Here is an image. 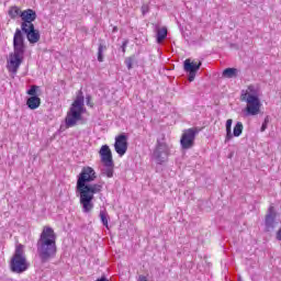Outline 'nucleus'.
Listing matches in <instances>:
<instances>
[{"instance_id":"1","label":"nucleus","mask_w":281,"mask_h":281,"mask_svg":"<svg viewBox=\"0 0 281 281\" xmlns=\"http://www.w3.org/2000/svg\"><path fill=\"white\" fill-rule=\"evenodd\" d=\"M95 179H98V176L91 167H83L77 178L76 192L79 194V202L85 214H89L93 210L94 194L102 192V184L91 183Z\"/></svg>"},{"instance_id":"2","label":"nucleus","mask_w":281,"mask_h":281,"mask_svg":"<svg viewBox=\"0 0 281 281\" xmlns=\"http://www.w3.org/2000/svg\"><path fill=\"white\" fill-rule=\"evenodd\" d=\"M56 238L54 228L44 226L36 244L37 256L43 265L49 262V260L56 256Z\"/></svg>"},{"instance_id":"3","label":"nucleus","mask_w":281,"mask_h":281,"mask_svg":"<svg viewBox=\"0 0 281 281\" xmlns=\"http://www.w3.org/2000/svg\"><path fill=\"white\" fill-rule=\"evenodd\" d=\"M23 56H25V37L23 36V31L16 29L13 36V53L10 54L8 65L9 71H12V74L19 71V67L23 63Z\"/></svg>"},{"instance_id":"4","label":"nucleus","mask_w":281,"mask_h":281,"mask_svg":"<svg viewBox=\"0 0 281 281\" xmlns=\"http://www.w3.org/2000/svg\"><path fill=\"white\" fill-rule=\"evenodd\" d=\"M86 112L87 109L85 108V94H82V90H79L65 119L66 128L76 126L78 122L82 120V114Z\"/></svg>"},{"instance_id":"5","label":"nucleus","mask_w":281,"mask_h":281,"mask_svg":"<svg viewBox=\"0 0 281 281\" xmlns=\"http://www.w3.org/2000/svg\"><path fill=\"white\" fill-rule=\"evenodd\" d=\"M10 269L12 273H25V270L30 269L27 257H25V246H23V244L15 247V251L11 258Z\"/></svg>"},{"instance_id":"6","label":"nucleus","mask_w":281,"mask_h":281,"mask_svg":"<svg viewBox=\"0 0 281 281\" xmlns=\"http://www.w3.org/2000/svg\"><path fill=\"white\" fill-rule=\"evenodd\" d=\"M240 100L241 102H247L244 110L246 117H249V115H258V113H260V106H262V103H260V98H258L257 94H249V92L243 90Z\"/></svg>"},{"instance_id":"7","label":"nucleus","mask_w":281,"mask_h":281,"mask_svg":"<svg viewBox=\"0 0 281 281\" xmlns=\"http://www.w3.org/2000/svg\"><path fill=\"white\" fill-rule=\"evenodd\" d=\"M196 135H199V130H196V127L184 130L180 138L181 148L183 150H190V148H193L194 139H196Z\"/></svg>"},{"instance_id":"8","label":"nucleus","mask_w":281,"mask_h":281,"mask_svg":"<svg viewBox=\"0 0 281 281\" xmlns=\"http://www.w3.org/2000/svg\"><path fill=\"white\" fill-rule=\"evenodd\" d=\"M170 155V147L168 144L157 140L156 148L153 154V158L155 159L156 164H164L168 161V157Z\"/></svg>"},{"instance_id":"9","label":"nucleus","mask_w":281,"mask_h":281,"mask_svg":"<svg viewBox=\"0 0 281 281\" xmlns=\"http://www.w3.org/2000/svg\"><path fill=\"white\" fill-rule=\"evenodd\" d=\"M27 95H31L26 100V106L31 109V111H35L41 106V98H38V86H31V88L26 91Z\"/></svg>"},{"instance_id":"10","label":"nucleus","mask_w":281,"mask_h":281,"mask_svg":"<svg viewBox=\"0 0 281 281\" xmlns=\"http://www.w3.org/2000/svg\"><path fill=\"white\" fill-rule=\"evenodd\" d=\"M202 65H203V63H201V61H199L196 64L190 59H186L183 61V69L186 71V74H188L189 82H194V78H196V72L199 71V69H201Z\"/></svg>"},{"instance_id":"11","label":"nucleus","mask_w":281,"mask_h":281,"mask_svg":"<svg viewBox=\"0 0 281 281\" xmlns=\"http://www.w3.org/2000/svg\"><path fill=\"white\" fill-rule=\"evenodd\" d=\"M114 150L120 157L126 155V150H128V136H126V134H121L115 137Z\"/></svg>"},{"instance_id":"12","label":"nucleus","mask_w":281,"mask_h":281,"mask_svg":"<svg viewBox=\"0 0 281 281\" xmlns=\"http://www.w3.org/2000/svg\"><path fill=\"white\" fill-rule=\"evenodd\" d=\"M276 218H278V211H276V206L270 205L265 217L266 232L276 229Z\"/></svg>"},{"instance_id":"13","label":"nucleus","mask_w":281,"mask_h":281,"mask_svg":"<svg viewBox=\"0 0 281 281\" xmlns=\"http://www.w3.org/2000/svg\"><path fill=\"white\" fill-rule=\"evenodd\" d=\"M36 11L32 9H26L20 13V19L22 20L21 29L30 27V25H34V21H36Z\"/></svg>"},{"instance_id":"14","label":"nucleus","mask_w":281,"mask_h":281,"mask_svg":"<svg viewBox=\"0 0 281 281\" xmlns=\"http://www.w3.org/2000/svg\"><path fill=\"white\" fill-rule=\"evenodd\" d=\"M21 31L26 35L29 43L32 45L41 41V32L36 30L34 24H30V26H25L24 29H21Z\"/></svg>"},{"instance_id":"15","label":"nucleus","mask_w":281,"mask_h":281,"mask_svg":"<svg viewBox=\"0 0 281 281\" xmlns=\"http://www.w3.org/2000/svg\"><path fill=\"white\" fill-rule=\"evenodd\" d=\"M99 155L101 157L102 164H106L108 166L113 164V153H111L109 145H103L100 148Z\"/></svg>"},{"instance_id":"16","label":"nucleus","mask_w":281,"mask_h":281,"mask_svg":"<svg viewBox=\"0 0 281 281\" xmlns=\"http://www.w3.org/2000/svg\"><path fill=\"white\" fill-rule=\"evenodd\" d=\"M103 168L101 169V175L103 177H108L111 179L113 177L114 168H115V162H112L111 165L103 164Z\"/></svg>"},{"instance_id":"17","label":"nucleus","mask_w":281,"mask_h":281,"mask_svg":"<svg viewBox=\"0 0 281 281\" xmlns=\"http://www.w3.org/2000/svg\"><path fill=\"white\" fill-rule=\"evenodd\" d=\"M167 37H168L167 27L157 29V34H156L157 43H164V41H166Z\"/></svg>"},{"instance_id":"18","label":"nucleus","mask_w":281,"mask_h":281,"mask_svg":"<svg viewBox=\"0 0 281 281\" xmlns=\"http://www.w3.org/2000/svg\"><path fill=\"white\" fill-rule=\"evenodd\" d=\"M232 124H234V121L232 119H228L226 121V137L225 143L231 142V139H234V135L232 134Z\"/></svg>"},{"instance_id":"19","label":"nucleus","mask_w":281,"mask_h":281,"mask_svg":"<svg viewBox=\"0 0 281 281\" xmlns=\"http://www.w3.org/2000/svg\"><path fill=\"white\" fill-rule=\"evenodd\" d=\"M223 78H237L238 69L236 68H226L222 74Z\"/></svg>"},{"instance_id":"20","label":"nucleus","mask_w":281,"mask_h":281,"mask_svg":"<svg viewBox=\"0 0 281 281\" xmlns=\"http://www.w3.org/2000/svg\"><path fill=\"white\" fill-rule=\"evenodd\" d=\"M243 122H237L233 130V137H240L243 135Z\"/></svg>"},{"instance_id":"21","label":"nucleus","mask_w":281,"mask_h":281,"mask_svg":"<svg viewBox=\"0 0 281 281\" xmlns=\"http://www.w3.org/2000/svg\"><path fill=\"white\" fill-rule=\"evenodd\" d=\"M103 52H106V46L104 44H99V48H98V60H99V63H104Z\"/></svg>"},{"instance_id":"22","label":"nucleus","mask_w":281,"mask_h":281,"mask_svg":"<svg viewBox=\"0 0 281 281\" xmlns=\"http://www.w3.org/2000/svg\"><path fill=\"white\" fill-rule=\"evenodd\" d=\"M23 11H21V9L16 8V7H12L10 10H9V16L11 19H16V16H21V13Z\"/></svg>"},{"instance_id":"23","label":"nucleus","mask_w":281,"mask_h":281,"mask_svg":"<svg viewBox=\"0 0 281 281\" xmlns=\"http://www.w3.org/2000/svg\"><path fill=\"white\" fill-rule=\"evenodd\" d=\"M137 60V57L135 55H132L127 58H125V65L127 67V69H133V63H135Z\"/></svg>"},{"instance_id":"24","label":"nucleus","mask_w":281,"mask_h":281,"mask_svg":"<svg viewBox=\"0 0 281 281\" xmlns=\"http://www.w3.org/2000/svg\"><path fill=\"white\" fill-rule=\"evenodd\" d=\"M101 223L104 227H109V218H106V212L100 211Z\"/></svg>"},{"instance_id":"25","label":"nucleus","mask_w":281,"mask_h":281,"mask_svg":"<svg viewBox=\"0 0 281 281\" xmlns=\"http://www.w3.org/2000/svg\"><path fill=\"white\" fill-rule=\"evenodd\" d=\"M126 47H128V40H124V42L122 43V52L123 54H126Z\"/></svg>"},{"instance_id":"26","label":"nucleus","mask_w":281,"mask_h":281,"mask_svg":"<svg viewBox=\"0 0 281 281\" xmlns=\"http://www.w3.org/2000/svg\"><path fill=\"white\" fill-rule=\"evenodd\" d=\"M86 102H87V105H88V106H93V103L91 102V95H90V94H88V95L86 97Z\"/></svg>"},{"instance_id":"27","label":"nucleus","mask_w":281,"mask_h":281,"mask_svg":"<svg viewBox=\"0 0 281 281\" xmlns=\"http://www.w3.org/2000/svg\"><path fill=\"white\" fill-rule=\"evenodd\" d=\"M148 5H146V4H144L143 7H142V13L143 14H148Z\"/></svg>"},{"instance_id":"28","label":"nucleus","mask_w":281,"mask_h":281,"mask_svg":"<svg viewBox=\"0 0 281 281\" xmlns=\"http://www.w3.org/2000/svg\"><path fill=\"white\" fill-rule=\"evenodd\" d=\"M137 281H148V278H146V276H144V274H140V276H138Z\"/></svg>"},{"instance_id":"29","label":"nucleus","mask_w":281,"mask_h":281,"mask_svg":"<svg viewBox=\"0 0 281 281\" xmlns=\"http://www.w3.org/2000/svg\"><path fill=\"white\" fill-rule=\"evenodd\" d=\"M276 239L281 241V228L277 232Z\"/></svg>"},{"instance_id":"30","label":"nucleus","mask_w":281,"mask_h":281,"mask_svg":"<svg viewBox=\"0 0 281 281\" xmlns=\"http://www.w3.org/2000/svg\"><path fill=\"white\" fill-rule=\"evenodd\" d=\"M248 91L250 93H256V88L254 86H248Z\"/></svg>"},{"instance_id":"31","label":"nucleus","mask_w":281,"mask_h":281,"mask_svg":"<svg viewBox=\"0 0 281 281\" xmlns=\"http://www.w3.org/2000/svg\"><path fill=\"white\" fill-rule=\"evenodd\" d=\"M267 131V122H263L261 125V133H265Z\"/></svg>"},{"instance_id":"32","label":"nucleus","mask_w":281,"mask_h":281,"mask_svg":"<svg viewBox=\"0 0 281 281\" xmlns=\"http://www.w3.org/2000/svg\"><path fill=\"white\" fill-rule=\"evenodd\" d=\"M117 30H119L117 26H113L112 33L115 34V32H117Z\"/></svg>"},{"instance_id":"33","label":"nucleus","mask_w":281,"mask_h":281,"mask_svg":"<svg viewBox=\"0 0 281 281\" xmlns=\"http://www.w3.org/2000/svg\"><path fill=\"white\" fill-rule=\"evenodd\" d=\"M265 122H266V124H268V122H269V117L268 116L265 119Z\"/></svg>"},{"instance_id":"34","label":"nucleus","mask_w":281,"mask_h":281,"mask_svg":"<svg viewBox=\"0 0 281 281\" xmlns=\"http://www.w3.org/2000/svg\"><path fill=\"white\" fill-rule=\"evenodd\" d=\"M238 281H243V279L239 277V278H238Z\"/></svg>"}]
</instances>
